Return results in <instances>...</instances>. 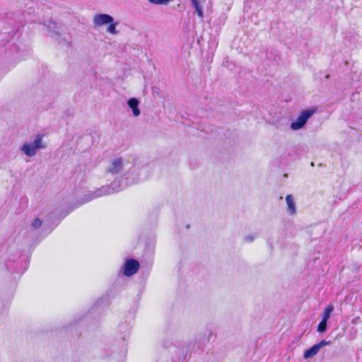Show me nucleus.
<instances>
[{"instance_id":"nucleus-1","label":"nucleus","mask_w":362,"mask_h":362,"mask_svg":"<svg viewBox=\"0 0 362 362\" xmlns=\"http://www.w3.org/2000/svg\"><path fill=\"white\" fill-rule=\"evenodd\" d=\"M108 305V297H101L83 317L76 320L74 322L70 323L67 328L68 330L70 332L75 331L76 332H78L80 331L81 327L86 325L92 320L97 321L101 314L103 308L107 307Z\"/></svg>"},{"instance_id":"nucleus-7","label":"nucleus","mask_w":362,"mask_h":362,"mask_svg":"<svg viewBox=\"0 0 362 362\" xmlns=\"http://www.w3.org/2000/svg\"><path fill=\"white\" fill-rule=\"evenodd\" d=\"M131 327L129 324L123 323L119 325L118 329V336L117 339L121 340L122 344V350L121 354L122 356L125 355L127 353V343L126 339L130 336Z\"/></svg>"},{"instance_id":"nucleus-9","label":"nucleus","mask_w":362,"mask_h":362,"mask_svg":"<svg viewBox=\"0 0 362 362\" xmlns=\"http://www.w3.org/2000/svg\"><path fill=\"white\" fill-rule=\"evenodd\" d=\"M139 267V262L136 259H128L123 265V274L126 276H131L138 272Z\"/></svg>"},{"instance_id":"nucleus-2","label":"nucleus","mask_w":362,"mask_h":362,"mask_svg":"<svg viewBox=\"0 0 362 362\" xmlns=\"http://www.w3.org/2000/svg\"><path fill=\"white\" fill-rule=\"evenodd\" d=\"M46 25L51 37L59 45H66L67 47L71 46V37L66 36V34L69 36L68 28L64 24L49 21Z\"/></svg>"},{"instance_id":"nucleus-22","label":"nucleus","mask_w":362,"mask_h":362,"mask_svg":"<svg viewBox=\"0 0 362 362\" xmlns=\"http://www.w3.org/2000/svg\"><path fill=\"white\" fill-rule=\"evenodd\" d=\"M245 239L247 242H252L255 239V237L252 235H248L245 236Z\"/></svg>"},{"instance_id":"nucleus-23","label":"nucleus","mask_w":362,"mask_h":362,"mask_svg":"<svg viewBox=\"0 0 362 362\" xmlns=\"http://www.w3.org/2000/svg\"><path fill=\"white\" fill-rule=\"evenodd\" d=\"M358 318H359V317H356V318L353 319V320H352V323H353V324H356V322H357V320H358Z\"/></svg>"},{"instance_id":"nucleus-4","label":"nucleus","mask_w":362,"mask_h":362,"mask_svg":"<svg viewBox=\"0 0 362 362\" xmlns=\"http://www.w3.org/2000/svg\"><path fill=\"white\" fill-rule=\"evenodd\" d=\"M22 252L18 250L15 254L9 255L8 259L5 262L7 270L13 273L23 274L27 267V260L24 258L21 259Z\"/></svg>"},{"instance_id":"nucleus-8","label":"nucleus","mask_w":362,"mask_h":362,"mask_svg":"<svg viewBox=\"0 0 362 362\" xmlns=\"http://www.w3.org/2000/svg\"><path fill=\"white\" fill-rule=\"evenodd\" d=\"M112 194L109 185H103L95 189L94 192L86 194L83 198V202L80 204L87 203L94 199Z\"/></svg>"},{"instance_id":"nucleus-15","label":"nucleus","mask_w":362,"mask_h":362,"mask_svg":"<svg viewBox=\"0 0 362 362\" xmlns=\"http://www.w3.org/2000/svg\"><path fill=\"white\" fill-rule=\"evenodd\" d=\"M333 310H334L333 305L329 304V305H327L323 310L322 320L328 321Z\"/></svg>"},{"instance_id":"nucleus-3","label":"nucleus","mask_w":362,"mask_h":362,"mask_svg":"<svg viewBox=\"0 0 362 362\" xmlns=\"http://www.w3.org/2000/svg\"><path fill=\"white\" fill-rule=\"evenodd\" d=\"M139 174L136 169L132 168L124 175L125 182L123 177L115 178L110 185V187L112 194L122 191L125 187L133 185L137 182Z\"/></svg>"},{"instance_id":"nucleus-13","label":"nucleus","mask_w":362,"mask_h":362,"mask_svg":"<svg viewBox=\"0 0 362 362\" xmlns=\"http://www.w3.org/2000/svg\"><path fill=\"white\" fill-rule=\"evenodd\" d=\"M286 202L287 204L288 212L291 215H294L296 213V203L293 197L291 194H288L286 197Z\"/></svg>"},{"instance_id":"nucleus-10","label":"nucleus","mask_w":362,"mask_h":362,"mask_svg":"<svg viewBox=\"0 0 362 362\" xmlns=\"http://www.w3.org/2000/svg\"><path fill=\"white\" fill-rule=\"evenodd\" d=\"M114 21L112 16L106 13H99L94 16L93 23L95 26L108 25Z\"/></svg>"},{"instance_id":"nucleus-14","label":"nucleus","mask_w":362,"mask_h":362,"mask_svg":"<svg viewBox=\"0 0 362 362\" xmlns=\"http://www.w3.org/2000/svg\"><path fill=\"white\" fill-rule=\"evenodd\" d=\"M319 351L320 349H318V346H317L316 344H315L305 351L303 354V357L305 358H311L315 356Z\"/></svg>"},{"instance_id":"nucleus-25","label":"nucleus","mask_w":362,"mask_h":362,"mask_svg":"<svg viewBox=\"0 0 362 362\" xmlns=\"http://www.w3.org/2000/svg\"><path fill=\"white\" fill-rule=\"evenodd\" d=\"M329 78V74H325V78L327 80Z\"/></svg>"},{"instance_id":"nucleus-20","label":"nucleus","mask_w":362,"mask_h":362,"mask_svg":"<svg viewBox=\"0 0 362 362\" xmlns=\"http://www.w3.org/2000/svg\"><path fill=\"white\" fill-rule=\"evenodd\" d=\"M289 1L296 8H301L303 4V0H289Z\"/></svg>"},{"instance_id":"nucleus-12","label":"nucleus","mask_w":362,"mask_h":362,"mask_svg":"<svg viewBox=\"0 0 362 362\" xmlns=\"http://www.w3.org/2000/svg\"><path fill=\"white\" fill-rule=\"evenodd\" d=\"M127 105L132 110L134 116L138 117L141 114L139 107V100L136 98H130L127 100Z\"/></svg>"},{"instance_id":"nucleus-16","label":"nucleus","mask_w":362,"mask_h":362,"mask_svg":"<svg viewBox=\"0 0 362 362\" xmlns=\"http://www.w3.org/2000/svg\"><path fill=\"white\" fill-rule=\"evenodd\" d=\"M192 5H193V6L194 7V8L196 10V12H197V15L199 17H203L204 11H203L202 7L201 6V5L199 3V1L196 0L194 1H192Z\"/></svg>"},{"instance_id":"nucleus-19","label":"nucleus","mask_w":362,"mask_h":362,"mask_svg":"<svg viewBox=\"0 0 362 362\" xmlns=\"http://www.w3.org/2000/svg\"><path fill=\"white\" fill-rule=\"evenodd\" d=\"M42 224V221L38 218H36L31 223V227L34 230H37L40 228Z\"/></svg>"},{"instance_id":"nucleus-24","label":"nucleus","mask_w":362,"mask_h":362,"mask_svg":"<svg viewBox=\"0 0 362 362\" xmlns=\"http://www.w3.org/2000/svg\"><path fill=\"white\" fill-rule=\"evenodd\" d=\"M135 175H136L135 173H130L129 174L130 178H133Z\"/></svg>"},{"instance_id":"nucleus-5","label":"nucleus","mask_w":362,"mask_h":362,"mask_svg":"<svg viewBox=\"0 0 362 362\" xmlns=\"http://www.w3.org/2000/svg\"><path fill=\"white\" fill-rule=\"evenodd\" d=\"M43 135L38 134L33 142H25L21 148V150L28 157H33L37 153V151L42 149L46 146L42 143Z\"/></svg>"},{"instance_id":"nucleus-18","label":"nucleus","mask_w":362,"mask_h":362,"mask_svg":"<svg viewBox=\"0 0 362 362\" xmlns=\"http://www.w3.org/2000/svg\"><path fill=\"white\" fill-rule=\"evenodd\" d=\"M117 25H118V22H115L113 21L112 23L108 24L107 31L113 35L117 34L118 31L116 30Z\"/></svg>"},{"instance_id":"nucleus-11","label":"nucleus","mask_w":362,"mask_h":362,"mask_svg":"<svg viewBox=\"0 0 362 362\" xmlns=\"http://www.w3.org/2000/svg\"><path fill=\"white\" fill-rule=\"evenodd\" d=\"M122 169L123 159L122 158H117L112 160L110 165L106 168V173L115 175L119 173Z\"/></svg>"},{"instance_id":"nucleus-17","label":"nucleus","mask_w":362,"mask_h":362,"mask_svg":"<svg viewBox=\"0 0 362 362\" xmlns=\"http://www.w3.org/2000/svg\"><path fill=\"white\" fill-rule=\"evenodd\" d=\"M327 322L322 319L320 323L317 325V332L320 333H324L327 329Z\"/></svg>"},{"instance_id":"nucleus-21","label":"nucleus","mask_w":362,"mask_h":362,"mask_svg":"<svg viewBox=\"0 0 362 362\" xmlns=\"http://www.w3.org/2000/svg\"><path fill=\"white\" fill-rule=\"evenodd\" d=\"M330 344H331L330 341L322 340L320 342L316 344V346H318L319 349H320L324 346L329 345Z\"/></svg>"},{"instance_id":"nucleus-6","label":"nucleus","mask_w":362,"mask_h":362,"mask_svg":"<svg viewBox=\"0 0 362 362\" xmlns=\"http://www.w3.org/2000/svg\"><path fill=\"white\" fill-rule=\"evenodd\" d=\"M315 112V109H307L302 111L297 119L291 122L290 126L291 129L292 130H299L302 129Z\"/></svg>"},{"instance_id":"nucleus-26","label":"nucleus","mask_w":362,"mask_h":362,"mask_svg":"<svg viewBox=\"0 0 362 362\" xmlns=\"http://www.w3.org/2000/svg\"><path fill=\"white\" fill-rule=\"evenodd\" d=\"M73 209H74V208H71L70 210L66 213V214H69V212H71V211H73Z\"/></svg>"}]
</instances>
